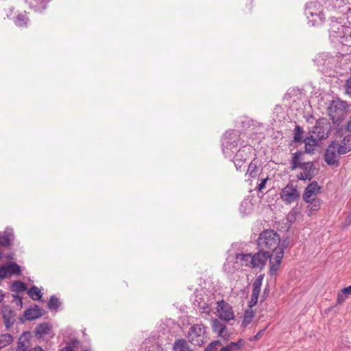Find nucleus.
I'll return each instance as SVG.
<instances>
[{
	"label": "nucleus",
	"instance_id": "nucleus-24",
	"mask_svg": "<svg viewBox=\"0 0 351 351\" xmlns=\"http://www.w3.org/2000/svg\"><path fill=\"white\" fill-rule=\"evenodd\" d=\"M173 351H192V350L186 340L179 339L173 344Z\"/></svg>",
	"mask_w": 351,
	"mask_h": 351
},
{
	"label": "nucleus",
	"instance_id": "nucleus-10",
	"mask_svg": "<svg viewBox=\"0 0 351 351\" xmlns=\"http://www.w3.org/2000/svg\"><path fill=\"white\" fill-rule=\"evenodd\" d=\"M339 154L335 147L330 143L325 151L324 160L328 165H339Z\"/></svg>",
	"mask_w": 351,
	"mask_h": 351
},
{
	"label": "nucleus",
	"instance_id": "nucleus-18",
	"mask_svg": "<svg viewBox=\"0 0 351 351\" xmlns=\"http://www.w3.org/2000/svg\"><path fill=\"white\" fill-rule=\"evenodd\" d=\"M30 346V334L24 332L19 337L16 348L18 351H27Z\"/></svg>",
	"mask_w": 351,
	"mask_h": 351
},
{
	"label": "nucleus",
	"instance_id": "nucleus-43",
	"mask_svg": "<svg viewBox=\"0 0 351 351\" xmlns=\"http://www.w3.org/2000/svg\"><path fill=\"white\" fill-rule=\"evenodd\" d=\"M8 271L5 265L0 267V280H3L7 277Z\"/></svg>",
	"mask_w": 351,
	"mask_h": 351
},
{
	"label": "nucleus",
	"instance_id": "nucleus-41",
	"mask_svg": "<svg viewBox=\"0 0 351 351\" xmlns=\"http://www.w3.org/2000/svg\"><path fill=\"white\" fill-rule=\"evenodd\" d=\"M339 143L346 147L349 145L348 148L351 149V134L345 136Z\"/></svg>",
	"mask_w": 351,
	"mask_h": 351
},
{
	"label": "nucleus",
	"instance_id": "nucleus-9",
	"mask_svg": "<svg viewBox=\"0 0 351 351\" xmlns=\"http://www.w3.org/2000/svg\"><path fill=\"white\" fill-rule=\"evenodd\" d=\"M271 257H273L272 254L260 250L259 252L252 255V268L262 269L266 264L267 260Z\"/></svg>",
	"mask_w": 351,
	"mask_h": 351
},
{
	"label": "nucleus",
	"instance_id": "nucleus-45",
	"mask_svg": "<svg viewBox=\"0 0 351 351\" xmlns=\"http://www.w3.org/2000/svg\"><path fill=\"white\" fill-rule=\"evenodd\" d=\"M267 180L268 178L261 179V183L258 184V190L259 191L262 192L263 191Z\"/></svg>",
	"mask_w": 351,
	"mask_h": 351
},
{
	"label": "nucleus",
	"instance_id": "nucleus-15",
	"mask_svg": "<svg viewBox=\"0 0 351 351\" xmlns=\"http://www.w3.org/2000/svg\"><path fill=\"white\" fill-rule=\"evenodd\" d=\"M306 15L308 19V23L312 26L322 25L324 22V17L322 12L313 13L310 9H306Z\"/></svg>",
	"mask_w": 351,
	"mask_h": 351
},
{
	"label": "nucleus",
	"instance_id": "nucleus-44",
	"mask_svg": "<svg viewBox=\"0 0 351 351\" xmlns=\"http://www.w3.org/2000/svg\"><path fill=\"white\" fill-rule=\"evenodd\" d=\"M348 295L346 293H343V291L341 290V293H338L337 295V302L339 304L343 303Z\"/></svg>",
	"mask_w": 351,
	"mask_h": 351
},
{
	"label": "nucleus",
	"instance_id": "nucleus-40",
	"mask_svg": "<svg viewBox=\"0 0 351 351\" xmlns=\"http://www.w3.org/2000/svg\"><path fill=\"white\" fill-rule=\"evenodd\" d=\"M345 94L351 97V76L349 77L345 82L343 85Z\"/></svg>",
	"mask_w": 351,
	"mask_h": 351
},
{
	"label": "nucleus",
	"instance_id": "nucleus-42",
	"mask_svg": "<svg viewBox=\"0 0 351 351\" xmlns=\"http://www.w3.org/2000/svg\"><path fill=\"white\" fill-rule=\"evenodd\" d=\"M217 335L219 337H220L221 338H223L226 340L228 339L229 336H230L229 333L228 332L226 326L224 328L219 330V332H218Z\"/></svg>",
	"mask_w": 351,
	"mask_h": 351
},
{
	"label": "nucleus",
	"instance_id": "nucleus-20",
	"mask_svg": "<svg viewBox=\"0 0 351 351\" xmlns=\"http://www.w3.org/2000/svg\"><path fill=\"white\" fill-rule=\"evenodd\" d=\"M237 262L241 266L252 268L253 258L251 254H240L237 256Z\"/></svg>",
	"mask_w": 351,
	"mask_h": 351
},
{
	"label": "nucleus",
	"instance_id": "nucleus-47",
	"mask_svg": "<svg viewBox=\"0 0 351 351\" xmlns=\"http://www.w3.org/2000/svg\"><path fill=\"white\" fill-rule=\"evenodd\" d=\"M343 293H346L348 295H351V285L342 289Z\"/></svg>",
	"mask_w": 351,
	"mask_h": 351
},
{
	"label": "nucleus",
	"instance_id": "nucleus-7",
	"mask_svg": "<svg viewBox=\"0 0 351 351\" xmlns=\"http://www.w3.org/2000/svg\"><path fill=\"white\" fill-rule=\"evenodd\" d=\"M300 197V193L293 184H288L280 193V197L286 204H291L297 201Z\"/></svg>",
	"mask_w": 351,
	"mask_h": 351
},
{
	"label": "nucleus",
	"instance_id": "nucleus-21",
	"mask_svg": "<svg viewBox=\"0 0 351 351\" xmlns=\"http://www.w3.org/2000/svg\"><path fill=\"white\" fill-rule=\"evenodd\" d=\"M304 153L302 152L298 151L293 154L291 161V169L295 170L297 168H300L303 162L302 156Z\"/></svg>",
	"mask_w": 351,
	"mask_h": 351
},
{
	"label": "nucleus",
	"instance_id": "nucleus-26",
	"mask_svg": "<svg viewBox=\"0 0 351 351\" xmlns=\"http://www.w3.org/2000/svg\"><path fill=\"white\" fill-rule=\"evenodd\" d=\"M80 346V342L77 339H71L67 345L60 350V351H76L75 350Z\"/></svg>",
	"mask_w": 351,
	"mask_h": 351
},
{
	"label": "nucleus",
	"instance_id": "nucleus-49",
	"mask_svg": "<svg viewBox=\"0 0 351 351\" xmlns=\"http://www.w3.org/2000/svg\"><path fill=\"white\" fill-rule=\"evenodd\" d=\"M29 351H44L43 349L40 347V346H35L32 350H29Z\"/></svg>",
	"mask_w": 351,
	"mask_h": 351
},
{
	"label": "nucleus",
	"instance_id": "nucleus-12",
	"mask_svg": "<svg viewBox=\"0 0 351 351\" xmlns=\"http://www.w3.org/2000/svg\"><path fill=\"white\" fill-rule=\"evenodd\" d=\"M35 335L37 338L43 339L52 337L54 335L51 326L47 323L38 325L35 329Z\"/></svg>",
	"mask_w": 351,
	"mask_h": 351
},
{
	"label": "nucleus",
	"instance_id": "nucleus-29",
	"mask_svg": "<svg viewBox=\"0 0 351 351\" xmlns=\"http://www.w3.org/2000/svg\"><path fill=\"white\" fill-rule=\"evenodd\" d=\"M28 295L33 300H38L42 297L40 290L36 286H33L28 291Z\"/></svg>",
	"mask_w": 351,
	"mask_h": 351
},
{
	"label": "nucleus",
	"instance_id": "nucleus-36",
	"mask_svg": "<svg viewBox=\"0 0 351 351\" xmlns=\"http://www.w3.org/2000/svg\"><path fill=\"white\" fill-rule=\"evenodd\" d=\"M8 271V274H19L21 272V268L16 263H12L5 265Z\"/></svg>",
	"mask_w": 351,
	"mask_h": 351
},
{
	"label": "nucleus",
	"instance_id": "nucleus-32",
	"mask_svg": "<svg viewBox=\"0 0 351 351\" xmlns=\"http://www.w3.org/2000/svg\"><path fill=\"white\" fill-rule=\"evenodd\" d=\"M332 145L335 147L337 154L341 155H344L350 152H351V149H349V146L348 147H345L344 145H342L337 141H332L331 142Z\"/></svg>",
	"mask_w": 351,
	"mask_h": 351
},
{
	"label": "nucleus",
	"instance_id": "nucleus-3",
	"mask_svg": "<svg viewBox=\"0 0 351 351\" xmlns=\"http://www.w3.org/2000/svg\"><path fill=\"white\" fill-rule=\"evenodd\" d=\"M346 105L344 101L340 100H335L331 102L327 108V112L332 122L337 123L343 119L345 114Z\"/></svg>",
	"mask_w": 351,
	"mask_h": 351
},
{
	"label": "nucleus",
	"instance_id": "nucleus-1",
	"mask_svg": "<svg viewBox=\"0 0 351 351\" xmlns=\"http://www.w3.org/2000/svg\"><path fill=\"white\" fill-rule=\"evenodd\" d=\"M257 243L261 250L276 254L277 247L280 244V236L273 230H265L259 234Z\"/></svg>",
	"mask_w": 351,
	"mask_h": 351
},
{
	"label": "nucleus",
	"instance_id": "nucleus-22",
	"mask_svg": "<svg viewBox=\"0 0 351 351\" xmlns=\"http://www.w3.org/2000/svg\"><path fill=\"white\" fill-rule=\"evenodd\" d=\"M305 151L306 153H313L314 147L317 145V139L313 135L306 137L304 141Z\"/></svg>",
	"mask_w": 351,
	"mask_h": 351
},
{
	"label": "nucleus",
	"instance_id": "nucleus-4",
	"mask_svg": "<svg viewBox=\"0 0 351 351\" xmlns=\"http://www.w3.org/2000/svg\"><path fill=\"white\" fill-rule=\"evenodd\" d=\"M330 131V123L325 119H319L311 131V135L319 140L326 139Z\"/></svg>",
	"mask_w": 351,
	"mask_h": 351
},
{
	"label": "nucleus",
	"instance_id": "nucleus-13",
	"mask_svg": "<svg viewBox=\"0 0 351 351\" xmlns=\"http://www.w3.org/2000/svg\"><path fill=\"white\" fill-rule=\"evenodd\" d=\"M1 314L7 329H9L15 322L16 314L8 305L2 306Z\"/></svg>",
	"mask_w": 351,
	"mask_h": 351
},
{
	"label": "nucleus",
	"instance_id": "nucleus-50",
	"mask_svg": "<svg viewBox=\"0 0 351 351\" xmlns=\"http://www.w3.org/2000/svg\"><path fill=\"white\" fill-rule=\"evenodd\" d=\"M14 298L18 300L19 304L22 306V298L19 295L14 296Z\"/></svg>",
	"mask_w": 351,
	"mask_h": 351
},
{
	"label": "nucleus",
	"instance_id": "nucleus-2",
	"mask_svg": "<svg viewBox=\"0 0 351 351\" xmlns=\"http://www.w3.org/2000/svg\"><path fill=\"white\" fill-rule=\"evenodd\" d=\"M207 328L203 324H193L189 328L187 337L194 346H201L208 339Z\"/></svg>",
	"mask_w": 351,
	"mask_h": 351
},
{
	"label": "nucleus",
	"instance_id": "nucleus-39",
	"mask_svg": "<svg viewBox=\"0 0 351 351\" xmlns=\"http://www.w3.org/2000/svg\"><path fill=\"white\" fill-rule=\"evenodd\" d=\"M221 345V343L219 340H215L211 342L208 346L206 348L204 351H217L218 348Z\"/></svg>",
	"mask_w": 351,
	"mask_h": 351
},
{
	"label": "nucleus",
	"instance_id": "nucleus-27",
	"mask_svg": "<svg viewBox=\"0 0 351 351\" xmlns=\"http://www.w3.org/2000/svg\"><path fill=\"white\" fill-rule=\"evenodd\" d=\"M27 290V286L21 281H14L11 285V291L21 293Z\"/></svg>",
	"mask_w": 351,
	"mask_h": 351
},
{
	"label": "nucleus",
	"instance_id": "nucleus-33",
	"mask_svg": "<svg viewBox=\"0 0 351 351\" xmlns=\"http://www.w3.org/2000/svg\"><path fill=\"white\" fill-rule=\"evenodd\" d=\"M247 174L252 178H255L258 174V169L256 162H251L248 166Z\"/></svg>",
	"mask_w": 351,
	"mask_h": 351
},
{
	"label": "nucleus",
	"instance_id": "nucleus-16",
	"mask_svg": "<svg viewBox=\"0 0 351 351\" xmlns=\"http://www.w3.org/2000/svg\"><path fill=\"white\" fill-rule=\"evenodd\" d=\"M226 136H229L233 141L226 143V146L223 149V152L226 157H231L232 154H230L229 150H231L232 148H235L237 147V142L239 140V136L237 132L233 131L229 133H226Z\"/></svg>",
	"mask_w": 351,
	"mask_h": 351
},
{
	"label": "nucleus",
	"instance_id": "nucleus-37",
	"mask_svg": "<svg viewBox=\"0 0 351 351\" xmlns=\"http://www.w3.org/2000/svg\"><path fill=\"white\" fill-rule=\"evenodd\" d=\"M290 244V240L288 238H286L285 239L281 240L280 239V244L277 247V250L276 251V254L279 251L282 250V252L284 253V250L289 247Z\"/></svg>",
	"mask_w": 351,
	"mask_h": 351
},
{
	"label": "nucleus",
	"instance_id": "nucleus-8",
	"mask_svg": "<svg viewBox=\"0 0 351 351\" xmlns=\"http://www.w3.org/2000/svg\"><path fill=\"white\" fill-rule=\"evenodd\" d=\"M300 169L301 172L297 177L300 180H311L317 173V170L311 162H304Z\"/></svg>",
	"mask_w": 351,
	"mask_h": 351
},
{
	"label": "nucleus",
	"instance_id": "nucleus-30",
	"mask_svg": "<svg viewBox=\"0 0 351 351\" xmlns=\"http://www.w3.org/2000/svg\"><path fill=\"white\" fill-rule=\"evenodd\" d=\"M13 235L11 232H5L3 235H0V245L8 246L10 245Z\"/></svg>",
	"mask_w": 351,
	"mask_h": 351
},
{
	"label": "nucleus",
	"instance_id": "nucleus-14",
	"mask_svg": "<svg viewBox=\"0 0 351 351\" xmlns=\"http://www.w3.org/2000/svg\"><path fill=\"white\" fill-rule=\"evenodd\" d=\"M320 187L319 186L317 182H312L305 189L303 199L306 202H309L311 199H315L316 195L319 192Z\"/></svg>",
	"mask_w": 351,
	"mask_h": 351
},
{
	"label": "nucleus",
	"instance_id": "nucleus-53",
	"mask_svg": "<svg viewBox=\"0 0 351 351\" xmlns=\"http://www.w3.org/2000/svg\"><path fill=\"white\" fill-rule=\"evenodd\" d=\"M83 351H90V350H84Z\"/></svg>",
	"mask_w": 351,
	"mask_h": 351
},
{
	"label": "nucleus",
	"instance_id": "nucleus-5",
	"mask_svg": "<svg viewBox=\"0 0 351 351\" xmlns=\"http://www.w3.org/2000/svg\"><path fill=\"white\" fill-rule=\"evenodd\" d=\"M252 148L250 146H243L239 149L235 154L233 162L237 170L241 171V168L245 161L249 159L252 155Z\"/></svg>",
	"mask_w": 351,
	"mask_h": 351
},
{
	"label": "nucleus",
	"instance_id": "nucleus-31",
	"mask_svg": "<svg viewBox=\"0 0 351 351\" xmlns=\"http://www.w3.org/2000/svg\"><path fill=\"white\" fill-rule=\"evenodd\" d=\"M28 20L25 14H19L15 18L14 23L19 27H25Z\"/></svg>",
	"mask_w": 351,
	"mask_h": 351
},
{
	"label": "nucleus",
	"instance_id": "nucleus-23",
	"mask_svg": "<svg viewBox=\"0 0 351 351\" xmlns=\"http://www.w3.org/2000/svg\"><path fill=\"white\" fill-rule=\"evenodd\" d=\"M243 344L244 341L240 339L236 342H231L227 346L222 347L220 351H238L241 349Z\"/></svg>",
	"mask_w": 351,
	"mask_h": 351
},
{
	"label": "nucleus",
	"instance_id": "nucleus-35",
	"mask_svg": "<svg viewBox=\"0 0 351 351\" xmlns=\"http://www.w3.org/2000/svg\"><path fill=\"white\" fill-rule=\"evenodd\" d=\"M226 326L219 319H213L212 320V328L214 332L218 334L219 330L224 328Z\"/></svg>",
	"mask_w": 351,
	"mask_h": 351
},
{
	"label": "nucleus",
	"instance_id": "nucleus-19",
	"mask_svg": "<svg viewBox=\"0 0 351 351\" xmlns=\"http://www.w3.org/2000/svg\"><path fill=\"white\" fill-rule=\"evenodd\" d=\"M44 314V310L38 306L35 305L33 308H30L25 311L24 316L27 320H33L40 317Z\"/></svg>",
	"mask_w": 351,
	"mask_h": 351
},
{
	"label": "nucleus",
	"instance_id": "nucleus-17",
	"mask_svg": "<svg viewBox=\"0 0 351 351\" xmlns=\"http://www.w3.org/2000/svg\"><path fill=\"white\" fill-rule=\"evenodd\" d=\"M283 258V252L282 250L277 252L276 254H273V257L269 258L270 263V275H274L279 268V265L281 263Z\"/></svg>",
	"mask_w": 351,
	"mask_h": 351
},
{
	"label": "nucleus",
	"instance_id": "nucleus-34",
	"mask_svg": "<svg viewBox=\"0 0 351 351\" xmlns=\"http://www.w3.org/2000/svg\"><path fill=\"white\" fill-rule=\"evenodd\" d=\"M304 130L300 125H296L294 129L293 141L301 142L303 138Z\"/></svg>",
	"mask_w": 351,
	"mask_h": 351
},
{
	"label": "nucleus",
	"instance_id": "nucleus-28",
	"mask_svg": "<svg viewBox=\"0 0 351 351\" xmlns=\"http://www.w3.org/2000/svg\"><path fill=\"white\" fill-rule=\"evenodd\" d=\"M13 341L12 336L9 333L0 335V349L10 344Z\"/></svg>",
	"mask_w": 351,
	"mask_h": 351
},
{
	"label": "nucleus",
	"instance_id": "nucleus-51",
	"mask_svg": "<svg viewBox=\"0 0 351 351\" xmlns=\"http://www.w3.org/2000/svg\"><path fill=\"white\" fill-rule=\"evenodd\" d=\"M4 293L2 290H0V302L3 301V298H4Z\"/></svg>",
	"mask_w": 351,
	"mask_h": 351
},
{
	"label": "nucleus",
	"instance_id": "nucleus-46",
	"mask_svg": "<svg viewBox=\"0 0 351 351\" xmlns=\"http://www.w3.org/2000/svg\"><path fill=\"white\" fill-rule=\"evenodd\" d=\"M252 317V315H248L247 313L246 312L245 315L244 322L246 323H250L251 322Z\"/></svg>",
	"mask_w": 351,
	"mask_h": 351
},
{
	"label": "nucleus",
	"instance_id": "nucleus-38",
	"mask_svg": "<svg viewBox=\"0 0 351 351\" xmlns=\"http://www.w3.org/2000/svg\"><path fill=\"white\" fill-rule=\"evenodd\" d=\"M60 306L59 300L56 296H51L48 302L49 309H56Z\"/></svg>",
	"mask_w": 351,
	"mask_h": 351
},
{
	"label": "nucleus",
	"instance_id": "nucleus-11",
	"mask_svg": "<svg viewBox=\"0 0 351 351\" xmlns=\"http://www.w3.org/2000/svg\"><path fill=\"white\" fill-rule=\"evenodd\" d=\"M263 277V276H258L252 284V293L251 300L249 302V306L252 307L257 304L258 296L261 291V287L262 285Z\"/></svg>",
	"mask_w": 351,
	"mask_h": 351
},
{
	"label": "nucleus",
	"instance_id": "nucleus-52",
	"mask_svg": "<svg viewBox=\"0 0 351 351\" xmlns=\"http://www.w3.org/2000/svg\"><path fill=\"white\" fill-rule=\"evenodd\" d=\"M38 3L43 4L46 0H35Z\"/></svg>",
	"mask_w": 351,
	"mask_h": 351
},
{
	"label": "nucleus",
	"instance_id": "nucleus-6",
	"mask_svg": "<svg viewBox=\"0 0 351 351\" xmlns=\"http://www.w3.org/2000/svg\"><path fill=\"white\" fill-rule=\"evenodd\" d=\"M217 312L220 319L229 322L234 319V313L232 306L224 300L217 302Z\"/></svg>",
	"mask_w": 351,
	"mask_h": 351
},
{
	"label": "nucleus",
	"instance_id": "nucleus-48",
	"mask_svg": "<svg viewBox=\"0 0 351 351\" xmlns=\"http://www.w3.org/2000/svg\"><path fill=\"white\" fill-rule=\"evenodd\" d=\"M265 331V329H263L261 330V331H259L255 336H254V339H258L262 335V333Z\"/></svg>",
	"mask_w": 351,
	"mask_h": 351
},
{
	"label": "nucleus",
	"instance_id": "nucleus-25",
	"mask_svg": "<svg viewBox=\"0 0 351 351\" xmlns=\"http://www.w3.org/2000/svg\"><path fill=\"white\" fill-rule=\"evenodd\" d=\"M308 203V207H307V213L308 215H311L313 214L314 212L319 210L320 206H321V200L319 199H312Z\"/></svg>",
	"mask_w": 351,
	"mask_h": 351
}]
</instances>
